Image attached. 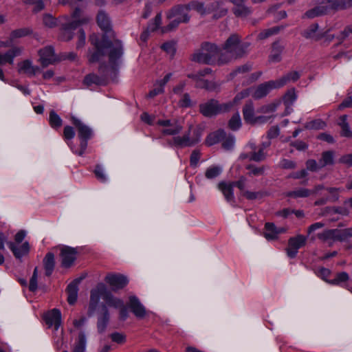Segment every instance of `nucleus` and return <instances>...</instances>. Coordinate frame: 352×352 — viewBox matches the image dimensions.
<instances>
[{"instance_id":"obj_28","label":"nucleus","mask_w":352,"mask_h":352,"mask_svg":"<svg viewBox=\"0 0 352 352\" xmlns=\"http://www.w3.org/2000/svg\"><path fill=\"white\" fill-rule=\"evenodd\" d=\"M233 188L232 182L226 183L221 182L218 184V188L222 192L227 201L232 204L234 202Z\"/></svg>"},{"instance_id":"obj_40","label":"nucleus","mask_w":352,"mask_h":352,"mask_svg":"<svg viewBox=\"0 0 352 352\" xmlns=\"http://www.w3.org/2000/svg\"><path fill=\"white\" fill-rule=\"evenodd\" d=\"M245 168L248 170V175L250 177H258L265 174V166H256L254 164H248Z\"/></svg>"},{"instance_id":"obj_45","label":"nucleus","mask_w":352,"mask_h":352,"mask_svg":"<svg viewBox=\"0 0 352 352\" xmlns=\"http://www.w3.org/2000/svg\"><path fill=\"white\" fill-rule=\"evenodd\" d=\"M49 122L53 129H58L62 126L63 120L54 110H52L50 112Z\"/></svg>"},{"instance_id":"obj_2","label":"nucleus","mask_w":352,"mask_h":352,"mask_svg":"<svg viewBox=\"0 0 352 352\" xmlns=\"http://www.w3.org/2000/svg\"><path fill=\"white\" fill-rule=\"evenodd\" d=\"M248 43H240L238 35H231L225 43L222 49H220L219 62L227 63L232 59L237 58L245 54Z\"/></svg>"},{"instance_id":"obj_57","label":"nucleus","mask_w":352,"mask_h":352,"mask_svg":"<svg viewBox=\"0 0 352 352\" xmlns=\"http://www.w3.org/2000/svg\"><path fill=\"white\" fill-rule=\"evenodd\" d=\"M37 277H38V269L35 267L33 272V274L30 280L29 289L32 292H34L37 289Z\"/></svg>"},{"instance_id":"obj_4","label":"nucleus","mask_w":352,"mask_h":352,"mask_svg":"<svg viewBox=\"0 0 352 352\" xmlns=\"http://www.w3.org/2000/svg\"><path fill=\"white\" fill-rule=\"evenodd\" d=\"M219 56L220 49L216 45L205 43L192 54V60L199 63L212 64L217 60L219 62Z\"/></svg>"},{"instance_id":"obj_22","label":"nucleus","mask_w":352,"mask_h":352,"mask_svg":"<svg viewBox=\"0 0 352 352\" xmlns=\"http://www.w3.org/2000/svg\"><path fill=\"white\" fill-rule=\"evenodd\" d=\"M18 72L26 74L29 77L35 76L41 72L39 67L34 65L30 60H25L18 63Z\"/></svg>"},{"instance_id":"obj_59","label":"nucleus","mask_w":352,"mask_h":352,"mask_svg":"<svg viewBox=\"0 0 352 352\" xmlns=\"http://www.w3.org/2000/svg\"><path fill=\"white\" fill-rule=\"evenodd\" d=\"M276 107L277 105L275 103L263 105L258 110V112L263 113H273L276 111Z\"/></svg>"},{"instance_id":"obj_14","label":"nucleus","mask_w":352,"mask_h":352,"mask_svg":"<svg viewBox=\"0 0 352 352\" xmlns=\"http://www.w3.org/2000/svg\"><path fill=\"white\" fill-rule=\"evenodd\" d=\"M306 241L307 238L302 234L291 237L288 241V247L286 249L287 256L292 258L296 257L298 250L306 244Z\"/></svg>"},{"instance_id":"obj_17","label":"nucleus","mask_w":352,"mask_h":352,"mask_svg":"<svg viewBox=\"0 0 352 352\" xmlns=\"http://www.w3.org/2000/svg\"><path fill=\"white\" fill-rule=\"evenodd\" d=\"M327 34V30H320L319 26L317 23H313L310 25L307 29L302 32V35L306 39H309L315 41H318L324 36Z\"/></svg>"},{"instance_id":"obj_38","label":"nucleus","mask_w":352,"mask_h":352,"mask_svg":"<svg viewBox=\"0 0 352 352\" xmlns=\"http://www.w3.org/2000/svg\"><path fill=\"white\" fill-rule=\"evenodd\" d=\"M104 300L106 302V306L107 305L116 309L122 307L124 304V302L121 299L114 297L108 289L106 296H104Z\"/></svg>"},{"instance_id":"obj_64","label":"nucleus","mask_w":352,"mask_h":352,"mask_svg":"<svg viewBox=\"0 0 352 352\" xmlns=\"http://www.w3.org/2000/svg\"><path fill=\"white\" fill-rule=\"evenodd\" d=\"M352 34V25H348L346 26L343 31H342L340 34L338 36V38L342 41L346 38H347L349 34Z\"/></svg>"},{"instance_id":"obj_8","label":"nucleus","mask_w":352,"mask_h":352,"mask_svg":"<svg viewBox=\"0 0 352 352\" xmlns=\"http://www.w3.org/2000/svg\"><path fill=\"white\" fill-rule=\"evenodd\" d=\"M232 107V103L220 104L216 100H210L199 105L200 112L206 117H213L218 114L228 112Z\"/></svg>"},{"instance_id":"obj_3","label":"nucleus","mask_w":352,"mask_h":352,"mask_svg":"<svg viewBox=\"0 0 352 352\" xmlns=\"http://www.w3.org/2000/svg\"><path fill=\"white\" fill-rule=\"evenodd\" d=\"M352 6V0H323L322 4L318 6L305 14L307 18H314L329 12V10H345Z\"/></svg>"},{"instance_id":"obj_34","label":"nucleus","mask_w":352,"mask_h":352,"mask_svg":"<svg viewBox=\"0 0 352 352\" xmlns=\"http://www.w3.org/2000/svg\"><path fill=\"white\" fill-rule=\"evenodd\" d=\"M102 314L98 316L97 327L100 333L103 332L108 324L109 319V314L106 305L102 306Z\"/></svg>"},{"instance_id":"obj_51","label":"nucleus","mask_w":352,"mask_h":352,"mask_svg":"<svg viewBox=\"0 0 352 352\" xmlns=\"http://www.w3.org/2000/svg\"><path fill=\"white\" fill-rule=\"evenodd\" d=\"M297 96L294 89L289 90L283 98L284 103L287 106L292 105L296 100Z\"/></svg>"},{"instance_id":"obj_42","label":"nucleus","mask_w":352,"mask_h":352,"mask_svg":"<svg viewBox=\"0 0 352 352\" xmlns=\"http://www.w3.org/2000/svg\"><path fill=\"white\" fill-rule=\"evenodd\" d=\"M223 171V168L219 165L209 166L205 172V176L208 179H213L219 177Z\"/></svg>"},{"instance_id":"obj_27","label":"nucleus","mask_w":352,"mask_h":352,"mask_svg":"<svg viewBox=\"0 0 352 352\" xmlns=\"http://www.w3.org/2000/svg\"><path fill=\"white\" fill-rule=\"evenodd\" d=\"M46 324L51 327L54 326L57 330L61 324V313L57 309H54L45 316Z\"/></svg>"},{"instance_id":"obj_62","label":"nucleus","mask_w":352,"mask_h":352,"mask_svg":"<svg viewBox=\"0 0 352 352\" xmlns=\"http://www.w3.org/2000/svg\"><path fill=\"white\" fill-rule=\"evenodd\" d=\"M75 136V131L73 127L66 126L63 130V137L65 140H72Z\"/></svg>"},{"instance_id":"obj_7","label":"nucleus","mask_w":352,"mask_h":352,"mask_svg":"<svg viewBox=\"0 0 352 352\" xmlns=\"http://www.w3.org/2000/svg\"><path fill=\"white\" fill-rule=\"evenodd\" d=\"M71 120L72 124L76 127L78 137L81 140L80 148L78 150H74L72 148V149L74 153L79 156H82L85 153L87 147V140L92 137L93 131L89 126L82 122L76 117L72 116Z\"/></svg>"},{"instance_id":"obj_46","label":"nucleus","mask_w":352,"mask_h":352,"mask_svg":"<svg viewBox=\"0 0 352 352\" xmlns=\"http://www.w3.org/2000/svg\"><path fill=\"white\" fill-rule=\"evenodd\" d=\"M242 122L239 112L234 113L228 122V126L232 131H237L241 126Z\"/></svg>"},{"instance_id":"obj_16","label":"nucleus","mask_w":352,"mask_h":352,"mask_svg":"<svg viewBox=\"0 0 352 352\" xmlns=\"http://www.w3.org/2000/svg\"><path fill=\"white\" fill-rule=\"evenodd\" d=\"M60 250L62 266L66 268L70 267L76 259L77 250L69 246H63Z\"/></svg>"},{"instance_id":"obj_19","label":"nucleus","mask_w":352,"mask_h":352,"mask_svg":"<svg viewBox=\"0 0 352 352\" xmlns=\"http://www.w3.org/2000/svg\"><path fill=\"white\" fill-rule=\"evenodd\" d=\"M105 281L111 287L113 290L122 289L129 283L126 276L116 274H108L105 278Z\"/></svg>"},{"instance_id":"obj_6","label":"nucleus","mask_w":352,"mask_h":352,"mask_svg":"<svg viewBox=\"0 0 352 352\" xmlns=\"http://www.w3.org/2000/svg\"><path fill=\"white\" fill-rule=\"evenodd\" d=\"M82 10L80 8H76L72 13L73 21L72 22L65 23L63 25L61 33L59 38L62 41H69L73 37L72 31L78 25L86 24L89 22L91 17L88 16H82Z\"/></svg>"},{"instance_id":"obj_31","label":"nucleus","mask_w":352,"mask_h":352,"mask_svg":"<svg viewBox=\"0 0 352 352\" xmlns=\"http://www.w3.org/2000/svg\"><path fill=\"white\" fill-rule=\"evenodd\" d=\"M162 23V14L158 13L153 22H151L148 25V29L143 32L140 35V39L145 42L149 35V31H155L161 25Z\"/></svg>"},{"instance_id":"obj_33","label":"nucleus","mask_w":352,"mask_h":352,"mask_svg":"<svg viewBox=\"0 0 352 352\" xmlns=\"http://www.w3.org/2000/svg\"><path fill=\"white\" fill-rule=\"evenodd\" d=\"M79 282V280H75L67 286V301L70 305L74 304L77 300Z\"/></svg>"},{"instance_id":"obj_55","label":"nucleus","mask_w":352,"mask_h":352,"mask_svg":"<svg viewBox=\"0 0 352 352\" xmlns=\"http://www.w3.org/2000/svg\"><path fill=\"white\" fill-rule=\"evenodd\" d=\"M30 34V30L27 28H22L14 30L10 34V39L13 41L14 38H21Z\"/></svg>"},{"instance_id":"obj_60","label":"nucleus","mask_w":352,"mask_h":352,"mask_svg":"<svg viewBox=\"0 0 352 352\" xmlns=\"http://www.w3.org/2000/svg\"><path fill=\"white\" fill-rule=\"evenodd\" d=\"M349 279V275L346 272H341L336 275V277L330 281L331 284L338 285L341 282L346 281Z\"/></svg>"},{"instance_id":"obj_47","label":"nucleus","mask_w":352,"mask_h":352,"mask_svg":"<svg viewBox=\"0 0 352 352\" xmlns=\"http://www.w3.org/2000/svg\"><path fill=\"white\" fill-rule=\"evenodd\" d=\"M281 28L279 26H275L268 29L263 30L258 34V39L261 40L265 39L271 36L278 34Z\"/></svg>"},{"instance_id":"obj_24","label":"nucleus","mask_w":352,"mask_h":352,"mask_svg":"<svg viewBox=\"0 0 352 352\" xmlns=\"http://www.w3.org/2000/svg\"><path fill=\"white\" fill-rule=\"evenodd\" d=\"M129 307L133 314L140 319L143 318L146 314V311L140 300L135 296H129Z\"/></svg>"},{"instance_id":"obj_52","label":"nucleus","mask_w":352,"mask_h":352,"mask_svg":"<svg viewBox=\"0 0 352 352\" xmlns=\"http://www.w3.org/2000/svg\"><path fill=\"white\" fill-rule=\"evenodd\" d=\"M43 23L45 26L52 28L57 25L56 19L50 14H46L43 15Z\"/></svg>"},{"instance_id":"obj_53","label":"nucleus","mask_w":352,"mask_h":352,"mask_svg":"<svg viewBox=\"0 0 352 352\" xmlns=\"http://www.w3.org/2000/svg\"><path fill=\"white\" fill-rule=\"evenodd\" d=\"M251 96V89L250 88L244 89L239 92L238 94L236 95L232 102H230L232 103V106L234 104H238L242 99L247 98L248 96Z\"/></svg>"},{"instance_id":"obj_36","label":"nucleus","mask_w":352,"mask_h":352,"mask_svg":"<svg viewBox=\"0 0 352 352\" xmlns=\"http://www.w3.org/2000/svg\"><path fill=\"white\" fill-rule=\"evenodd\" d=\"M300 78V74L297 72H291L287 73L285 76H282L278 80H276V82L279 88L283 87L287 85L289 82H295Z\"/></svg>"},{"instance_id":"obj_44","label":"nucleus","mask_w":352,"mask_h":352,"mask_svg":"<svg viewBox=\"0 0 352 352\" xmlns=\"http://www.w3.org/2000/svg\"><path fill=\"white\" fill-rule=\"evenodd\" d=\"M333 164V153L332 151H325L322 153L321 159L319 160V168H323L327 165Z\"/></svg>"},{"instance_id":"obj_11","label":"nucleus","mask_w":352,"mask_h":352,"mask_svg":"<svg viewBox=\"0 0 352 352\" xmlns=\"http://www.w3.org/2000/svg\"><path fill=\"white\" fill-rule=\"evenodd\" d=\"M318 238L323 242L331 245L336 241H343L346 240L345 229H330L325 230L318 234Z\"/></svg>"},{"instance_id":"obj_61","label":"nucleus","mask_w":352,"mask_h":352,"mask_svg":"<svg viewBox=\"0 0 352 352\" xmlns=\"http://www.w3.org/2000/svg\"><path fill=\"white\" fill-rule=\"evenodd\" d=\"M280 167L284 169H293L296 168V163L294 161L283 159L280 162Z\"/></svg>"},{"instance_id":"obj_1","label":"nucleus","mask_w":352,"mask_h":352,"mask_svg":"<svg viewBox=\"0 0 352 352\" xmlns=\"http://www.w3.org/2000/svg\"><path fill=\"white\" fill-rule=\"evenodd\" d=\"M90 41L96 48V50L89 56L90 63L99 61L104 56V50L106 49L109 50V63L112 65L116 64L123 54L122 45L119 41H115L113 43L108 40L106 36H103L102 39H100L98 36L93 34L90 36Z\"/></svg>"},{"instance_id":"obj_41","label":"nucleus","mask_w":352,"mask_h":352,"mask_svg":"<svg viewBox=\"0 0 352 352\" xmlns=\"http://www.w3.org/2000/svg\"><path fill=\"white\" fill-rule=\"evenodd\" d=\"M250 146L253 150L250 153V161L261 162L266 157V154L263 151V148H259L258 151H255V144L250 143Z\"/></svg>"},{"instance_id":"obj_29","label":"nucleus","mask_w":352,"mask_h":352,"mask_svg":"<svg viewBox=\"0 0 352 352\" xmlns=\"http://www.w3.org/2000/svg\"><path fill=\"white\" fill-rule=\"evenodd\" d=\"M243 116L245 122L255 124L254 107L252 101H248L243 108Z\"/></svg>"},{"instance_id":"obj_20","label":"nucleus","mask_w":352,"mask_h":352,"mask_svg":"<svg viewBox=\"0 0 352 352\" xmlns=\"http://www.w3.org/2000/svg\"><path fill=\"white\" fill-rule=\"evenodd\" d=\"M39 62L43 67H46L49 65L53 64L56 61V58L54 54V51L52 47L47 46L38 52Z\"/></svg>"},{"instance_id":"obj_15","label":"nucleus","mask_w":352,"mask_h":352,"mask_svg":"<svg viewBox=\"0 0 352 352\" xmlns=\"http://www.w3.org/2000/svg\"><path fill=\"white\" fill-rule=\"evenodd\" d=\"M188 10H195L201 15L204 16L215 11L220 6L219 2H213L205 6L204 3L197 1H192L186 4Z\"/></svg>"},{"instance_id":"obj_9","label":"nucleus","mask_w":352,"mask_h":352,"mask_svg":"<svg viewBox=\"0 0 352 352\" xmlns=\"http://www.w3.org/2000/svg\"><path fill=\"white\" fill-rule=\"evenodd\" d=\"M191 126L189 127L188 131L186 132L182 136H175L173 139V144L177 147L184 148L192 146L198 143L202 135V131L199 128L193 130V134L190 135Z\"/></svg>"},{"instance_id":"obj_49","label":"nucleus","mask_w":352,"mask_h":352,"mask_svg":"<svg viewBox=\"0 0 352 352\" xmlns=\"http://www.w3.org/2000/svg\"><path fill=\"white\" fill-rule=\"evenodd\" d=\"M95 175L98 180L100 182L104 183L107 181V176L105 171L101 165H96L94 170Z\"/></svg>"},{"instance_id":"obj_13","label":"nucleus","mask_w":352,"mask_h":352,"mask_svg":"<svg viewBox=\"0 0 352 352\" xmlns=\"http://www.w3.org/2000/svg\"><path fill=\"white\" fill-rule=\"evenodd\" d=\"M251 96L254 99H261L266 96L272 89H279L276 80H270L257 87H250Z\"/></svg>"},{"instance_id":"obj_43","label":"nucleus","mask_w":352,"mask_h":352,"mask_svg":"<svg viewBox=\"0 0 352 352\" xmlns=\"http://www.w3.org/2000/svg\"><path fill=\"white\" fill-rule=\"evenodd\" d=\"M339 125L342 128V135L351 138L352 131L350 130L349 124L347 122V116L343 115L340 118Z\"/></svg>"},{"instance_id":"obj_25","label":"nucleus","mask_w":352,"mask_h":352,"mask_svg":"<svg viewBox=\"0 0 352 352\" xmlns=\"http://www.w3.org/2000/svg\"><path fill=\"white\" fill-rule=\"evenodd\" d=\"M22 51V47H14L5 53L0 52V65L13 64L14 58L20 56Z\"/></svg>"},{"instance_id":"obj_12","label":"nucleus","mask_w":352,"mask_h":352,"mask_svg":"<svg viewBox=\"0 0 352 352\" xmlns=\"http://www.w3.org/2000/svg\"><path fill=\"white\" fill-rule=\"evenodd\" d=\"M211 72V69L209 68L205 69L202 71L199 72L197 74H188V77L192 78L196 81V87L199 88H204L206 89L212 91L215 90L219 87L215 82L208 81L201 78L206 74Z\"/></svg>"},{"instance_id":"obj_56","label":"nucleus","mask_w":352,"mask_h":352,"mask_svg":"<svg viewBox=\"0 0 352 352\" xmlns=\"http://www.w3.org/2000/svg\"><path fill=\"white\" fill-rule=\"evenodd\" d=\"M326 126L324 122L321 120H316L308 122L306 125L307 129H321Z\"/></svg>"},{"instance_id":"obj_10","label":"nucleus","mask_w":352,"mask_h":352,"mask_svg":"<svg viewBox=\"0 0 352 352\" xmlns=\"http://www.w3.org/2000/svg\"><path fill=\"white\" fill-rule=\"evenodd\" d=\"M107 292V288L103 283L98 284L95 289L91 291L90 302L87 311L89 316H92L94 314L100 299L102 298L104 300Z\"/></svg>"},{"instance_id":"obj_5","label":"nucleus","mask_w":352,"mask_h":352,"mask_svg":"<svg viewBox=\"0 0 352 352\" xmlns=\"http://www.w3.org/2000/svg\"><path fill=\"white\" fill-rule=\"evenodd\" d=\"M186 5H177L172 8L166 12L167 19L171 21L162 31H172L175 30L181 23H188L190 19Z\"/></svg>"},{"instance_id":"obj_48","label":"nucleus","mask_w":352,"mask_h":352,"mask_svg":"<svg viewBox=\"0 0 352 352\" xmlns=\"http://www.w3.org/2000/svg\"><path fill=\"white\" fill-rule=\"evenodd\" d=\"M84 83L87 86H91L93 85H100L102 83V80L101 77L94 74H90L85 76Z\"/></svg>"},{"instance_id":"obj_18","label":"nucleus","mask_w":352,"mask_h":352,"mask_svg":"<svg viewBox=\"0 0 352 352\" xmlns=\"http://www.w3.org/2000/svg\"><path fill=\"white\" fill-rule=\"evenodd\" d=\"M157 123L164 127L162 130V133L164 135H176L183 129V126L177 121L172 122L170 120H160Z\"/></svg>"},{"instance_id":"obj_37","label":"nucleus","mask_w":352,"mask_h":352,"mask_svg":"<svg viewBox=\"0 0 352 352\" xmlns=\"http://www.w3.org/2000/svg\"><path fill=\"white\" fill-rule=\"evenodd\" d=\"M43 265L46 276H50L54 269L55 265L54 254L53 253L48 252L45 255L43 259Z\"/></svg>"},{"instance_id":"obj_30","label":"nucleus","mask_w":352,"mask_h":352,"mask_svg":"<svg viewBox=\"0 0 352 352\" xmlns=\"http://www.w3.org/2000/svg\"><path fill=\"white\" fill-rule=\"evenodd\" d=\"M97 23L102 30L106 32L111 30L110 18L104 10L99 11L97 15Z\"/></svg>"},{"instance_id":"obj_32","label":"nucleus","mask_w":352,"mask_h":352,"mask_svg":"<svg viewBox=\"0 0 352 352\" xmlns=\"http://www.w3.org/2000/svg\"><path fill=\"white\" fill-rule=\"evenodd\" d=\"M87 348V338L83 331L79 333L78 336L72 348V352H85Z\"/></svg>"},{"instance_id":"obj_63","label":"nucleus","mask_w":352,"mask_h":352,"mask_svg":"<svg viewBox=\"0 0 352 352\" xmlns=\"http://www.w3.org/2000/svg\"><path fill=\"white\" fill-rule=\"evenodd\" d=\"M179 105L181 107H189L191 106V100L189 94H185L183 95L182 98L180 99L179 102Z\"/></svg>"},{"instance_id":"obj_26","label":"nucleus","mask_w":352,"mask_h":352,"mask_svg":"<svg viewBox=\"0 0 352 352\" xmlns=\"http://www.w3.org/2000/svg\"><path fill=\"white\" fill-rule=\"evenodd\" d=\"M285 232L286 229L284 228H277L273 223H266L263 235L268 241L275 240L280 234L285 233Z\"/></svg>"},{"instance_id":"obj_21","label":"nucleus","mask_w":352,"mask_h":352,"mask_svg":"<svg viewBox=\"0 0 352 352\" xmlns=\"http://www.w3.org/2000/svg\"><path fill=\"white\" fill-rule=\"evenodd\" d=\"M7 245L16 259L21 260L22 257L28 255L30 252V247L28 241H25L21 245H18L19 244L12 241H8Z\"/></svg>"},{"instance_id":"obj_39","label":"nucleus","mask_w":352,"mask_h":352,"mask_svg":"<svg viewBox=\"0 0 352 352\" xmlns=\"http://www.w3.org/2000/svg\"><path fill=\"white\" fill-rule=\"evenodd\" d=\"M225 138V131L219 130L209 134L206 139V144L208 146L214 145L221 142Z\"/></svg>"},{"instance_id":"obj_50","label":"nucleus","mask_w":352,"mask_h":352,"mask_svg":"<svg viewBox=\"0 0 352 352\" xmlns=\"http://www.w3.org/2000/svg\"><path fill=\"white\" fill-rule=\"evenodd\" d=\"M232 11H233V13L236 16H241V17L246 16L248 14H250L251 12V10H250V8L245 6L244 4L240 6H238V7H234L233 8Z\"/></svg>"},{"instance_id":"obj_54","label":"nucleus","mask_w":352,"mask_h":352,"mask_svg":"<svg viewBox=\"0 0 352 352\" xmlns=\"http://www.w3.org/2000/svg\"><path fill=\"white\" fill-rule=\"evenodd\" d=\"M221 141L223 142V147L226 150H230L234 146L235 140L234 136L230 135L226 136V134L225 133V138Z\"/></svg>"},{"instance_id":"obj_58","label":"nucleus","mask_w":352,"mask_h":352,"mask_svg":"<svg viewBox=\"0 0 352 352\" xmlns=\"http://www.w3.org/2000/svg\"><path fill=\"white\" fill-rule=\"evenodd\" d=\"M220 3V6L219 8H217L215 11H214V19H219L221 18L225 15H226L228 12V9L226 8L223 7V1H219Z\"/></svg>"},{"instance_id":"obj_23","label":"nucleus","mask_w":352,"mask_h":352,"mask_svg":"<svg viewBox=\"0 0 352 352\" xmlns=\"http://www.w3.org/2000/svg\"><path fill=\"white\" fill-rule=\"evenodd\" d=\"M324 189L323 185L316 186L312 190L305 188H300L287 192V195L293 198H305L312 194H317L320 190Z\"/></svg>"},{"instance_id":"obj_35","label":"nucleus","mask_w":352,"mask_h":352,"mask_svg":"<svg viewBox=\"0 0 352 352\" xmlns=\"http://www.w3.org/2000/svg\"><path fill=\"white\" fill-rule=\"evenodd\" d=\"M283 50L279 42L276 41L272 44V51L269 56V60L272 63H278L281 60V54Z\"/></svg>"}]
</instances>
